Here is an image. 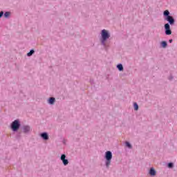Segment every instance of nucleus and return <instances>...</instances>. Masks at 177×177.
<instances>
[{"mask_svg":"<svg viewBox=\"0 0 177 177\" xmlns=\"http://www.w3.org/2000/svg\"><path fill=\"white\" fill-rule=\"evenodd\" d=\"M101 35L102 38V42H104V41L110 38V34H109V32L105 29L102 30Z\"/></svg>","mask_w":177,"mask_h":177,"instance_id":"obj_1","label":"nucleus"},{"mask_svg":"<svg viewBox=\"0 0 177 177\" xmlns=\"http://www.w3.org/2000/svg\"><path fill=\"white\" fill-rule=\"evenodd\" d=\"M11 128H12V131H17V129H19V128H20V124H19V121L15 120L12 123Z\"/></svg>","mask_w":177,"mask_h":177,"instance_id":"obj_2","label":"nucleus"},{"mask_svg":"<svg viewBox=\"0 0 177 177\" xmlns=\"http://www.w3.org/2000/svg\"><path fill=\"white\" fill-rule=\"evenodd\" d=\"M165 30L166 35H171V34H172V31H171V27L169 26V24H165Z\"/></svg>","mask_w":177,"mask_h":177,"instance_id":"obj_3","label":"nucleus"},{"mask_svg":"<svg viewBox=\"0 0 177 177\" xmlns=\"http://www.w3.org/2000/svg\"><path fill=\"white\" fill-rule=\"evenodd\" d=\"M165 20H167V21H168L171 26L175 24V19H174V17H172V16H167L165 18Z\"/></svg>","mask_w":177,"mask_h":177,"instance_id":"obj_4","label":"nucleus"},{"mask_svg":"<svg viewBox=\"0 0 177 177\" xmlns=\"http://www.w3.org/2000/svg\"><path fill=\"white\" fill-rule=\"evenodd\" d=\"M105 158L106 160H110L111 158H113V153H111V151H107L105 153Z\"/></svg>","mask_w":177,"mask_h":177,"instance_id":"obj_5","label":"nucleus"},{"mask_svg":"<svg viewBox=\"0 0 177 177\" xmlns=\"http://www.w3.org/2000/svg\"><path fill=\"white\" fill-rule=\"evenodd\" d=\"M61 160L63 162L64 165H67L68 164V160L66 159V155L62 154L61 156Z\"/></svg>","mask_w":177,"mask_h":177,"instance_id":"obj_6","label":"nucleus"},{"mask_svg":"<svg viewBox=\"0 0 177 177\" xmlns=\"http://www.w3.org/2000/svg\"><path fill=\"white\" fill-rule=\"evenodd\" d=\"M41 138L44 139V140H48L49 139V136H48V133H43L41 134Z\"/></svg>","mask_w":177,"mask_h":177,"instance_id":"obj_7","label":"nucleus"},{"mask_svg":"<svg viewBox=\"0 0 177 177\" xmlns=\"http://www.w3.org/2000/svg\"><path fill=\"white\" fill-rule=\"evenodd\" d=\"M149 174L151 176H155V175H156V170H154L153 168H151V169L149 171Z\"/></svg>","mask_w":177,"mask_h":177,"instance_id":"obj_8","label":"nucleus"},{"mask_svg":"<svg viewBox=\"0 0 177 177\" xmlns=\"http://www.w3.org/2000/svg\"><path fill=\"white\" fill-rule=\"evenodd\" d=\"M117 68L120 71H122L124 70V67L122 66V64H120L117 66Z\"/></svg>","mask_w":177,"mask_h":177,"instance_id":"obj_9","label":"nucleus"},{"mask_svg":"<svg viewBox=\"0 0 177 177\" xmlns=\"http://www.w3.org/2000/svg\"><path fill=\"white\" fill-rule=\"evenodd\" d=\"M55 97H50V99H49V101H48V103L50 104H53V103H55Z\"/></svg>","mask_w":177,"mask_h":177,"instance_id":"obj_10","label":"nucleus"},{"mask_svg":"<svg viewBox=\"0 0 177 177\" xmlns=\"http://www.w3.org/2000/svg\"><path fill=\"white\" fill-rule=\"evenodd\" d=\"M24 132H30V127L28 126H25L24 127Z\"/></svg>","mask_w":177,"mask_h":177,"instance_id":"obj_11","label":"nucleus"},{"mask_svg":"<svg viewBox=\"0 0 177 177\" xmlns=\"http://www.w3.org/2000/svg\"><path fill=\"white\" fill-rule=\"evenodd\" d=\"M164 16H167V17H168V16L169 15V11L168 10H166L164 13H163Z\"/></svg>","mask_w":177,"mask_h":177,"instance_id":"obj_12","label":"nucleus"},{"mask_svg":"<svg viewBox=\"0 0 177 177\" xmlns=\"http://www.w3.org/2000/svg\"><path fill=\"white\" fill-rule=\"evenodd\" d=\"M134 110H136V111H138V110H139V106L137 103H134Z\"/></svg>","mask_w":177,"mask_h":177,"instance_id":"obj_13","label":"nucleus"},{"mask_svg":"<svg viewBox=\"0 0 177 177\" xmlns=\"http://www.w3.org/2000/svg\"><path fill=\"white\" fill-rule=\"evenodd\" d=\"M161 45L162 48H167V41H162Z\"/></svg>","mask_w":177,"mask_h":177,"instance_id":"obj_14","label":"nucleus"},{"mask_svg":"<svg viewBox=\"0 0 177 177\" xmlns=\"http://www.w3.org/2000/svg\"><path fill=\"white\" fill-rule=\"evenodd\" d=\"M34 52V50H31L29 53H28L27 56H32Z\"/></svg>","mask_w":177,"mask_h":177,"instance_id":"obj_15","label":"nucleus"},{"mask_svg":"<svg viewBox=\"0 0 177 177\" xmlns=\"http://www.w3.org/2000/svg\"><path fill=\"white\" fill-rule=\"evenodd\" d=\"M9 16H10V12H6L4 14V17H6V18L9 17Z\"/></svg>","mask_w":177,"mask_h":177,"instance_id":"obj_16","label":"nucleus"},{"mask_svg":"<svg viewBox=\"0 0 177 177\" xmlns=\"http://www.w3.org/2000/svg\"><path fill=\"white\" fill-rule=\"evenodd\" d=\"M111 163V160H106V167H110Z\"/></svg>","mask_w":177,"mask_h":177,"instance_id":"obj_17","label":"nucleus"},{"mask_svg":"<svg viewBox=\"0 0 177 177\" xmlns=\"http://www.w3.org/2000/svg\"><path fill=\"white\" fill-rule=\"evenodd\" d=\"M126 146L129 147V149H132V145H131L128 142H126Z\"/></svg>","mask_w":177,"mask_h":177,"instance_id":"obj_18","label":"nucleus"},{"mask_svg":"<svg viewBox=\"0 0 177 177\" xmlns=\"http://www.w3.org/2000/svg\"><path fill=\"white\" fill-rule=\"evenodd\" d=\"M172 167H174V164L173 163L170 162V163L168 164V167L169 168H172Z\"/></svg>","mask_w":177,"mask_h":177,"instance_id":"obj_19","label":"nucleus"},{"mask_svg":"<svg viewBox=\"0 0 177 177\" xmlns=\"http://www.w3.org/2000/svg\"><path fill=\"white\" fill-rule=\"evenodd\" d=\"M3 16V11L0 12V18Z\"/></svg>","mask_w":177,"mask_h":177,"instance_id":"obj_20","label":"nucleus"},{"mask_svg":"<svg viewBox=\"0 0 177 177\" xmlns=\"http://www.w3.org/2000/svg\"><path fill=\"white\" fill-rule=\"evenodd\" d=\"M169 41L170 44H171L172 43V39H169Z\"/></svg>","mask_w":177,"mask_h":177,"instance_id":"obj_21","label":"nucleus"}]
</instances>
